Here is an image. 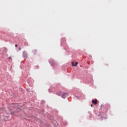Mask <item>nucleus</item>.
<instances>
[{
	"mask_svg": "<svg viewBox=\"0 0 127 127\" xmlns=\"http://www.w3.org/2000/svg\"><path fill=\"white\" fill-rule=\"evenodd\" d=\"M18 104L17 103L11 104L10 105V109H7V110L6 111L7 114L17 116V115L16 114L17 113V112H13V110H12V109H16V108H18Z\"/></svg>",
	"mask_w": 127,
	"mask_h": 127,
	"instance_id": "f257e3e1",
	"label": "nucleus"
},
{
	"mask_svg": "<svg viewBox=\"0 0 127 127\" xmlns=\"http://www.w3.org/2000/svg\"><path fill=\"white\" fill-rule=\"evenodd\" d=\"M92 103H93V104L96 105L98 103V100L97 99L93 100H92Z\"/></svg>",
	"mask_w": 127,
	"mask_h": 127,
	"instance_id": "f03ea898",
	"label": "nucleus"
},
{
	"mask_svg": "<svg viewBox=\"0 0 127 127\" xmlns=\"http://www.w3.org/2000/svg\"><path fill=\"white\" fill-rule=\"evenodd\" d=\"M67 96V93H64V94L63 95H62V97L63 98H64V96Z\"/></svg>",
	"mask_w": 127,
	"mask_h": 127,
	"instance_id": "7ed1b4c3",
	"label": "nucleus"
},
{
	"mask_svg": "<svg viewBox=\"0 0 127 127\" xmlns=\"http://www.w3.org/2000/svg\"><path fill=\"white\" fill-rule=\"evenodd\" d=\"M77 64H78V63H77V62H76V63H75V64H74V66H75V67H76Z\"/></svg>",
	"mask_w": 127,
	"mask_h": 127,
	"instance_id": "20e7f679",
	"label": "nucleus"
},
{
	"mask_svg": "<svg viewBox=\"0 0 127 127\" xmlns=\"http://www.w3.org/2000/svg\"><path fill=\"white\" fill-rule=\"evenodd\" d=\"M25 45H27V46L28 45V43L27 42L25 43Z\"/></svg>",
	"mask_w": 127,
	"mask_h": 127,
	"instance_id": "39448f33",
	"label": "nucleus"
},
{
	"mask_svg": "<svg viewBox=\"0 0 127 127\" xmlns=\"http://www.w3.org/2000/svg\"><path fill=\"white\" fill-rule=\"evenodd\" d=\"M72 66H74L75 64H74V63L72 62Z\"/></svg>",
	"mask_w": 127,
	"mask_h": 127,
	"instance_id": "423d86ee",
	"label": "nucleus"
},
{
	"mask_svg": "<svg viewBox=\"0 0 127 127\" xmlns=\"http://www.w3.org/2000/svg\"><path fill=\"white\" fill-rule=\"evenodd\" d=\"M15 47H17V45L16 44V45H15Z\"/></svg>",
	"mask_w": 127,
	"mask_h": 127,
	"instance_id": "0eeeda50",
	"label": "nucleus"
},
{
	"mask_svg": "<svg viewBox=\"0 0 127 127\" xmlns=\"http://www.w3.org/2000/svg\"><path fill=\"white\" fill-rule=\"evenodd\" d=\"M34 52H36V50H34Z\"/></svg>",
	"mask_w": 127,
	"mask_h": 127,
	"instance_id": "6e6552de",
	"label": "nucleus"
},
{
	"mask_svg": "<svg viewBox=\"0 0 127 127\" xmlns=\"http://www.w3.org/2000/svg\"><path fill=\"white\" fill-rule=\"evenodd\" d=\"M19 50H21V48H19Z\"/></svg>",
	"mask_w": 127,
	"mask_h": 127,
	"instance_id": "1a4fd4ad",
	"label": "nucleus"
},
{
	"mask_svg": "<svg viewBox=\"0 0 127 127\" xmlns=\"http://www.w3.org/2000/svg\"><path fill=\"white\" fill-rule=\"evenodd\" d=\"M91 107H93V105H91Z\"/></svg>",
	"mask_w": 127,
	"mask_h": 127,
	"instance_id": "9d476101",
	"label": "nucleus"
},
{
	"mask_svg": "<svg viewBox=\"0 0 127 127\" xmlns=\"http://www.w3.org/2000/svg\"><path fill=\"white\" fill-rule=\"evenodd\" d=\"M9 59H11V57H9Z\"/></svg>",
	"mask_w": 127,
	"mask_h": 127,
	"instance_id": "9b49d317",
	"label": "nucleus"
}]
</instances>
